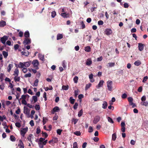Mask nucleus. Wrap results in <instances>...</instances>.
I'll return each instance as SVG.
<instances>
[{
    "instance_id": "1",
    "label": "nucleus",
    "mask_w": 148,
    "mask_h": 148,
    "mask_svg": "<svg viewBox=\"0 0 148 148\" xmlns=\"http://www.w3.org/2000/svg\"><path fill=\"white\" fill-rule=\"evenodd\" d=\"M31 64L32 65H38L39 62L38 60H34L32 62L31 61L23 63L20 62L19 65H31Z\"/></svg>"
},
{
    "instance_id": "2",
    "label": "nucleus",
    "mask_w": 148,
    "mask_h": 148,
    "mask_svg": "<svg viewBox=\"0 0 148 148\" xmlns=\"http://www.w3.org/2000/svg\"><path fill=\"white\" fill-rule=\"evenodd\" d=\"M107 86L108 90L110 91H111L112 90V82L111 81H108L107 82Z\"/></svg>"
},
{
    "instance_id": "3",
    "label": "nucleus",
    "mask_w": 148,
    "mask_h": 148,
    "mask_svg": "<svg viewBox=\"0 0 148 148\" xmlns=\"http://www.w3.org/2000/svg\"><path fill=\"white\" fill-rule=\"evenodd\" d=\"M24 66H25V65H16V68L15 69V71H14V73L13 75L16 76H18L19 73L18 70V67L20 68H23Z\"/></svg>"
},
{
    "instance_id": "4",
    "label": "nucleus",
    "mask_w": 148,
    "mask_h": 148,
    "mask_svg": "<svg viewBox=\"0 0 148 148\" xmlns=\"http://www.w3.org/2000/svg\"><path fill=\"white\" fill-rule=\"evenodd\" d=\"M30 110L25 106L24 107V113L27 115L28 117H30Z\"/></svg>"
},
{
    "instance_id": "5",
    "label": "nucleus",
    "mask_w": 148,
    "mask_h": 148,
    "mask_svg": "<svg viewBox=\"0 0 148 148\" xmlns=\"http://www.w3.org/2000/svg\"><path fill=\"white\" fill-rule=\"evenodd\" d=\"M31 40L29 38H25L23 42V44L24 45H28L31 43Z\"/></svg>"
},
{
    "instance_id": "6",
    "label": "nucleus",
    "mask_w": 148,
    "mask_h": 148,
    "mask_svg": "<svg viewBox=\"0 0 148 148\" xmlns=\"http://www.w3.org/2000/svg\"><path fill=\"white\" fill-rule=\"evenodd\" d=\"M28 131V128L27 127L23 128L22 130H21V135L24 137L25 134Z\"/></svg>"
},
{
    "instance_id": "7",
    "label": "nucleus",
    "mask_w": 148,
    "mask_h": 148,
    "mask_svg": "<svg viewBox=\"0 0 148 148\" xmlns=\"http://www.w3.org/2000/svg\"><path fill=\"white\" fill-rule=\"evenodd\" d=\"M8 37L6 36H4L1 38V41L3 44L5 43L6 41L8 40Z\"/></svg>"
},
{
    "instance_id": "8",
    "label": "nucleus",
    "mask_w": 148,
    "mask_h": 148,
    "mask_svg": "<svg viewBox=\"0 0 148 148\" xmlns=\"http://www.w3.org/2000/svg\"><path fill=\"white\" fill-rule=\"evenodd\" d=\"M100 119V117L99 116L97 115L95 117L93 121V123L94 124H96L99 121Z\"/></svg>"
},
{
    "instance_id": "9",
    "label": "nucleus",
    "mask_w": 148,
    "mask_h": 148,
    "mask_svg": "<svg viewBox=\"0 0 148 148\" xmlns=\"http://www.w3.org/2000/svg\"><path fill=\"white\" fill-rule=\"evenodd\" d=\"M105 34L107 35H110L112 33V31L110 29L107 28L104 31Z\"/></svg>"
},
{
    "instance_id": "10",
    "label": "nucleus",
    "mask_w": 148,
    "mask_h": 148,
    "mask_svg": "<svg viewBox=\"0 0 148 148\" xmlns=\"http://www.w3.org/2000/svg\"><path fill=\"white\" fill-rule=\"evenodd\" d=\"M138 45V48L139 50L140 51H142L143 50L144 48V44L141 43H139Z\"/></svg>"
},
{
    "instance_id": "11",
    "label": "nucleus",
    "mask_w": 148,
    "mask_h": 148,
    "mask_svg": "<svg viewBox=\"0 0 148 148\" xmlns=\"http://www.w3.org/2000/svg\"><path fill=\"white\" fill-rule=\"evenodd\" d=\"M59 110L60 109L59 108L58 106H56L53 108L51 113L52 114H54V112H58Z\"/></svg>"
},
{
    "instance_id": "12",
    "label": "nucleus",
    "mask_w": 148,
    "mask_h": 148,
    "mask_svg": "<svg viewBox=\"0 0 148 148\" xmlns=\"http://www.w3.org/2000/svg\"><path fill=\"white\" fill-rule=\"evenodd\" d=\"M18 146L19 147L18 148H24V145L21 140H19Z\"/></svg>"
},
{
    "instance_id": "13",
    "label": "nucleus",
    "mask_w": 148,
    "mask_h": 148,
    "mask_svg": "<svg viewBox=\"0 0 148 148\" xmlns=\"http://www.w3.org/2000/svg\"><path fill=\"white\" fill-rule=\"evenodd\" d=\"M23 49L24 51H22L21 52V53L22 55H24L26 56H27L29 55V52L27 51H25L24 48H23Z\"/></svg>"
},
{
    "instance_id": "14",
    "label": "nucleus",
    "mask_w": 148,
    "mask_h": 148,
    "mask_svg": "<svg viewBox=\"0 0 148 148\" xmlns=\"http://www.w3.org/2000/svg\"><path fill=\"white\" fill-rule=\"evenodd\" d=\"M61 15L64 18H67L69 17V14L68 13H67L66 12L62 13Z\"/></svg>"
},
{
    "instance_id": "15",
    "label": "nucleus",
    "mask_w": 148,
    "mask_h": 148,
    "mask_svg": "<svg viewBox=\"0 0 148 148\" xmlns=\"http://www.w3.org/2000/svg\"><path fill=\"white\" fill-rule=\"evenodd\" d=\"M104 82L103 80H102L100 81L98 85L96 86V87L99 88V87H102Z\"/></svg>"
},
{
    "instance_id": "16",
    "label": "nucleus",
    "mask_w": 148,
    "mask_h": 148,
    "mask_svg": "<svg viewBox=\"0 0 148 148\" xmlns=\"http://www.w3.org/2000/svg\"><path fill=\"white\" fill-rule=\"evenodd\" d=\"M6 25V23L5 21H1L0 22V26L1 27H3Z\"/></svg>"
},
{
    "instance_id": "17",
    "label": "nucleus",
    "mask_w": 148,
    "mask_h": 148,
    "mask_svg": "<svg viewBox=\"0 0 148 148\" xmlns=\"http://www.w3.org/2000/svg\"><path fill=\"white\" fill-rule=\"evenodd\" d=\"M103 103L102 104V108L103 109H106L108 106V103L106 101H103Z\"/></svg>"
},
{
    "instance_id": "18",
    "label": "nucleus",
    "mask_w": 148,
    "mask_h": 148,
    "mask_svg": "<svg viewBox=\"0 0 148 148\" xmlns=\"http://www.w3.org/2000/svg\"><path fill=\"white\" fill-rule=\"evenodd\" d=\"M24 36L25 38H28L29 37V33L28 31H26L24 33Z\"/></svg>"
},
{
    "instance_id": "19",
    "label": "nucleus",
    "mask_w": 148,
    "mask_h": 148,
    "mask_svg": "<svg viewBox=\"0 0 148 148\" xmlns=\"http://www.w3.org/2000/svg\"><path fill=\"white\" fill-rule=\"evenodd\" d=\"M91 48L89 46L86 47L85 48V50L87 52H89L90 51Z\"/></svg>"
},
{
    "instance_id": "20",
    "label": "nucleus",
    "mask_w": 148,
    "mask_h": 148,
    "mask_svg": "<svg viewBox=\"0 0 148 148\" xmlns=\"http://www.w3.org/2000/svg\"><path fill=\"white\" fill-rule=\"evenodd\" d=\"M70 102L71 104H73L74 103L75 101V99L73 98V97H70L69 99Z\"/></svg>"
},
{
    "instance_id": "21",
    "label": "nucleus",
    "mask_w": 148,
    "mask_h": 148,
    "mask_svg": "<svg viewBox=\"0 0 148 148\" xmlns=\"http://www.w3.org/2000/svg\"><path fill=\"white\" fill-rule=\"evenodd\" d=\"M38 57L40 60L42 61H44V55L40 54H38Z\"/></svg>"
},
{
    "instance_id": "22",
    "label": "nucleus",
    "mask_w": 148,
    "mask_h": 148,
    "mask_svg": "<svg viewBox=\"0 0 148 148\" xmlns=\"http://www.w3.org/2000/svg\"><path fill=\"white\" fill-rule=\"evenodd\" d=\"M63 38V36L62 34H58L57 35V40H59L62 39Z\"/></svg>"
},
{
    "instance_id": "23",
    "label": "nucleus",
    "mask_w": 148,
    "mask_h": 148,
    "mask_svg": "<svg viewBox=\"0 0 148 148\" xmlns=\"http://www.w3.org/2000/svg\"><path fill=\"white\" fill-rule=\"evenodd\" d=\"M14 79L15 82H19L20 81V77L16 76H15L14 78Z\"/></svg>"
},
{
    "instance_id": "24",
    "label": "nucleus",
    "mask_w": 148,
    "mask_h": 148,
    "mask_svg": "<svg viewBox=\"0 0 148 148\" xmlns=\"http://www.w3.org/2000/svg\"><path fill=\"white\" fill-rule=\"evenodd\" d=\"M93 77V75L92 74H90L89 76V78L90 79V82H93L94 81V80L93 79H92Z\"/></svg>"
},
{
    "instance_id": "25",
    "label": "nucleus",
    "mask_w": 148,
    "mask_h": 148,
    "mask_svg": "<svg viewBox=\"0 0 148 148\" xmlns=\"http://www.w3.org/2000/svg\"><path fill=\"white\" fill-rule=\"evenodd\" d=\"M92 63V61L91 59H88L86 62V65H90Z\"/></svg>"
},
{
    "instance_id": "26",
    "label": "nucleus",
    "mask_w": 148,
    "mask_h": 148,
    "mask_svg": "<svg viewBox=\"0 0 148 148\" xmlns=\"http://www.w3.org/2000/svg\"><path fill=\"white\" fill-rule=\"evenodd\" d=\"M29 65H25V66H24L23 67V72L24 73H26L27 71V69L26 68L24 67V66H25V67H28Z\"/></svg>"
},
{
    "instance_id": "27",
    "label": "nucleus",
    "mask_w": 148,
    "mask_h": 148,
    "mask_svg": "<svg viewBox=\"0 0 148 148\" xmlns=\"http://www.w3.org/2000/svg\"><path fill=\"white\" fill-rule=\"evenodd\" d=\"M32 100H33L34 101V103H35L38 100L37 97L36 96H32Z\"/></svg>"
},
{
    "instance_id": "28",
    "label": "nucleus",
    "mask_w": 148,
    "mask_h": 148,
    "mask_svg": "<svg viewBox=\"0 0 148 148\" xmlns=\"http://www.w3.org/2000/svg\"><path fill=\"white\" fill-rule=\"evenodd\" d=\"M141 104L143 106H148V101H143L141 102Z\"/></svg>"
},
{
    "instance_id": "29",
    "label": "nucleus",
    "mask_w": 148,
    "mask_h": 148,
    "mask_svg": "<svg viewBox=\"0 0 148 148\" xmlns=\"http://www.w3.org/2000/svg\"><path fill=\"white\" fill-rule=\"evenodd\" d=\"M116 138V133H114L112 135V139L113 141L115 140Z\"/></svg>"
},
{
    "instance_id": "30",
    "label": "nucleus",
    "mask_w": 148,
    "mask_h": 148,
    "mask_svg": "<svg viewBox=\"0 0 148 148\" xmlns=\"http://www.w3.org/2000/svg\"><path fill=\"white\" fill-rule=\"evenodd\" d=\"M95 4H93L92 5V6H93V7L91 8L90 9V10L92 12H93L95 10V9L97 7V5H96V6H95Z\"/></svg>"
},
{
    "instance_id": "31",
    "label": "nucleus",
    "mask_w": 148,
    "mask_h": 148,
    "mask_svg": "<svg viewBox=\"0 0 148 148\" xmlns=\"http://www.w3.org/2000/svg\"><path fill=\"white\" fill-rule=\"evenodd\" d=\"M62 89L63 90H67L69 89V86H68L63 85L62 87Z\"/></svg>"
},
{
    "instance_id": "32",
    "label": "nucleus",
    "mask_w": 148,
    "mask_h": 148,
    "mask_svg": "<svg viewBox=\"0 0 148 148\" xmlns=\"http://www.w3.org/2000/svg\"><path fill=\"white\" fill-rule=\"evenodd\" d=\"M83 112V110L82 109L78 112V116L79 117L81 116L82 115Z\"/></svg>"
},
{
    "instance_id": "33",
    "label": "nucleus",
    "mask_w": 148,
    "mask_h": 148,
    "mask_svg": "<svg viewBox=\"0 0 148 148\" xmlns=\"http://www.w3.org/2000/svg\"><path fill=\"white\" fill-rule=\"evenodd\" d=\"M10 140L12 141H15L16 140V138L13 135H11L10 136Z\"/></svg>"
},
{
    "instance_id": "34",
    "label": "nucleus",
    "mask_w": 148,
    "mask_h": 148,
    "mask_svg": "<svg viewBox=\"0 0 148 148\" xmlns=\"http://www.w3.org/2000/svg\"><path fill=\"white\" fill-rule=\"evenodd\" d=\"M42 134L43 137H44L45 138H46L48 136V135L46 132H42Z\"/></svg>"
},
{
    "instance_id": "35",
    "label": "nucleus",
    "mask_w": 148,
    "mask_h": 148,
    "mask_svg": "<svg viewBox=\"0 0 148 148\" xmlns=\"http://www.w3.org/2000/svg\"><path fill=\"white\" fill-rule=\"evenodd\" d=\"M3 54L5 58H6L8 56V52H6L5 51H3Z\"/></svg>"
},
{
    "instance_id": "36",
    "label": "nucleus",
    "mask_w": 148,
    "mask_h": 148,
    "mask_svg": "<svg viewBox=\"0 0 148 148\" xmlns=\"http://www.w3.org/2000/svg\"><path fill=\"white\" fill-rule=\"evenodd\" d=\"M91 84L90 83H89L86 85L85 89L86 90L88 89L91 86Z\"/></svg>"
},
{
    "instance_id": "37",
    "label": "nucleus",
    "mask_w": 148,
    "mask_h": 148,
    "mask_svg": "<svg viewBox=\"0 0 148 148\" xmlns=\"http://www.w3.org/2000/svg\"><path fill=\"white\" fill-rule=\"evenodd\" d=\"M33 136V135L32 134H30L29 135V136L27 138V139L29 141L32 143V137Z\"/></svg>"
},
{
    "instance_id": "38",
    "label": "nucleus",
    "mask_w": 148,
    "mask_h": 148,
    "mask_svg": "<svg viewBox=\"0 0 148 148\" xmlns=\"http://www.w3.org/2000/svg\"><path fill=\"white\" fill-rule=\"evenodd\" d=\"M78 77L77 76H75L73 78V81L75 83H77V82Z\"/></svg>"
},
{
    "instance_id": "39",
    "label": "nucleus",
    "mask_w": 148,
    "mask_h": 148,
    "mask_svg": "<svg viewBox=\"0 0 148 148\" xmlns=\"http://www.w3.org/2000/svg\"><path fill=\"white\" fill-rule=\"evenodd\" d=\"M107 119L108 122H110V123H114L112 119V118H111L110 117H108L107 118Z\"/></svg>"
},
{
    "instance_id": "40",
    "label": "nucleus",
    "mask_w": 148,
    "mask_h": 148,
    "mask_svg": "<svg viewBox=\"0 0 148 148\" xmlns=\"http://www.w3.org/2000/svg\"><path fill=\"white\" fill-rule=\"evenodd\" d=\"M56 12L55 11H53L51 12V17L52 18H54L55 17V16L56 15Z\"/></svg>"
},
{
    "instance_id": "41",
    "label": "nucleus",
    "mask_w": 148,
    "mask_h": 148,
    "mask_svg": "<svg viewBox=\"0 0 148 148\" xmlns=\"http://www.w3.org/2000/svg\"><path fill=\"white\" fill-rule=\"evenodd\" d=\"M148 79V77L147 76H145L143 78V79L142 81V82L145 83Z\"/></svg>"
},
{
    "instance_id": "42",
    "label": "nucleus",
    "mask_w": 148,
    "mask_h": 148,
    "mask_svg": "<svg viewBox=\"0 0 148 148\" xmlns=\"http://www.w3.org/2000/svg\"><path fill=\"white\" fill-rule=\"evenodd\" d=\"M62 130L58 129L57 130V134L59 135H60L61 134V132H62Z\"/></svg>"
},
{
    "instance_id": "43",
    "label": "nucleus",
    "mask_w": 148,
    "mask_h": 148,
    "mask_svg": "<svg viewBox=\"0 0 148 148\" xmlns=\"http://www.w3.org/2000/svg\"><path fill=\"white\" fill-rule=\"evenodd\" d=\"M35 108L37 110H39L40 109V105H36L35 106Z\"/></svg>"
},
{
    "instance_id": "44",
    "label": "nucleus",
    "mask_w": 148,
    "mask_h": 148,
    "mask_svg": "<svg viewBox=\"0 0 148 148\" xmlns=\"http://www.w3.org/2000/svg\"><path fill=\"white\" fill-rule=\"evenodd\" d=\"M78 103H77V102H76L74 105L73 106V108L75 109V110H76L77 109V107H78Z\"/></svg>"
},
{
    "instance_id": "45",
    "label": "nucleus",
    "mask_w": 148,
    "mask_h": 148,
    "mask_svg": "<svg viewBox=\"0 0 148 148\" xmlns=\"http://www.w3.org/2000/svg\"><path fill=\"white\" fill-rule=\"evenodd\" d=\"M38 79H36L34 82V85L33 86H37L38 85Z\"/></svg>"
},
{
    "instance_id": "46",
    "label": "nucleus",
    "mask_w": 148,
    "mask_h": 148,
    "mask_svg": "<svg viewBox=\"0 0 148 148\" xmlns=\"http://www.w3.org/2000/svg\"><path fill=\"white\" fill-rule=\"evenodd\" d=\"M141 63V62L139 60H138L136 61L134 63V64L135 65H140Z\"/></svg>"
},
{
    "instance_id": "47",
    "label": "nucleus",
    "mask_w": 148,
    "mask_h": 148,
    "mask_svg": "<svg viewBox=\"0 0 148 148\" xmlns=\"http://www.w3.org/2000/svg\"><path fill=\"white\" fill-rule=\"evenodd\" d=\"M128 100L130 103H131L133 101V99L131 97H129L128 98Z\"/></svg>"
},
{
    "instance_id": "48",
    "label": "nucleus",
    "mask_w": 148,
    "mask_h": 148,
    "mask_svg": "<svg viewBox=\"0 0 148 148\" xmlns=\"http://www.w3.org/2000/svg\"><path fill=\"white\" fill-rule=\"evenodd\" d=\"M74 134L76 135L79 136L81 135V133L80 131H77L74 132Z\"/></svg>"
},
{
    "instance_id": "49",
    "label": "nucleus",
    "mask_w": 148,
    "mask_h": 148,
    "mask_svg": "<svg viewBox=\"0 0 148 148\" xmlns=\"http://www.w3.org/2000/svg\"><path fill=\"white\" fill-rule=\"evenodd\" d=\"M31 76V74L30 73H29L25 74L24 75V77H30Z\"/></svg>"
},
{
    "instance_id": "50",
    "label": "nucleus",
    "mask_w": 148,
    "mask_h": 148,
    "mask_svg": "<svg viewBox=\"0 0 148 148\" xmlns=\"http://www.w3.org/2000/svg\"><path fill=\"white\" fill-rule=\"evenodd\" d=\"M73 148H78L77 144L76 142H75L73 144Z\"/></svg>"
},
{
    "instance_id": "51",
    "label": "nucleus",
    "mask_w": 148,
    "mask_h": 148,
    "mask_svg": "<svg viewBox=\"0 0 148 148\" xmlns=\"http://www.w3.org/2000/svg\"><path fill=\"white\" fill-rule=\"evenodd\" d=\"M19 45L18 44H16L14 45V48L15 50H16L18 49L19 47Z\"/></svg>"
},
{
    "instance_id": "52",
    "label": "nucleus",
    "mask_w": 148,
    "mask_h": 148,
    "mask_svg": "<svg viewBox=\"0 0 148 148\" xmlns=\"http://www.w3.org/2000/svg\"><path fill=\"white\" fill-rule=\"evenodd\" d=\"M41 131L39 127H38L36 129V133L37 134H39Z\"/></svg>"
},
{
    "instance_id": "53",
    "label": "nucleus",
    "mask_w": 148,
    "mask_h": 148,
    "mask_svg": "<svg viewBox=\"0 0 148 148\" xmlns=\"http://www.w3.org/2000/svg\"><path fill=\"white\" fill-rule=\"evenodd\" d=\"M93 131V129L92 127L91 126H90L88 129V132L89 133H91Z\"/></svg>"
},
{
    "instance_id": "54",
    "label": "nucleus",
    "mask_w": 148,
    "mask_h": 148,
    "mask_svg": "<svg viewBox=\"0 0 148 148\" xmlns=\"http://www.w3.org/2000/svg\"><path fill=\"white\" fill-rule=\"evenodd\" d=\"M4 126L3 128H5V127L8 128V126L6 124V123L5 122H4L2 124Z\"/></svg>"
},
{
    "instance_id": "55",
    "label": "nucleus",
    "mask_w": 148,
    "mask_h": 148,
    "mask_svg": "<svg viewBox=\"0 0 148 148\" xmlns=\"http://www.w3.org/2000/svg\"><path fill=\"white\" fill-rule=\"evenodd\" d=\"M103 23V22L102 20L99 21L98 22V24L99 25H102Z\"/></svg>"
},
{
    "instance_id": "56",
    "label": "nucleus",
    "mask_w": 148,
    "mask_h": 148,
    "mask_svg": "<svg viewBox=\"0 0 148 148\" xmlns=\"http://www.w3.org/2000/svg\"><path fill=\"white\" fill-rule=\"evenodd\" d=\"M146 100V96L145 95L143 96L141 98V100L142 102L145 101Z\"/></svg>"
},
{
    "instance_id": "57",
    "label": "nucleus",
    "mask_w": 148,
    "mask_h": 148,
    "mask_svg": "<svg viewBox=\"0 0 148 148\" xmlns=\"http://www.w3.org/2000/svg\"><path fill=\"white\" fill-rule=\"evenodd\" d=\"M15 125L16 127H18V128L20 127L21 126V124L18 122L16 123H15Z\"/></svg>"
},
{
    "instance_id": "58",
    "label": "nucleus",
    "mask_w": 148,
    "mask_h": 148,
    "mask_svg": "<svg viewBox=\"0 0 148 148\" xmlns=\"http://www.w3.org/2000/svg\"><path fill=\"white\" fill-rule=\"evenodd\" d=\"M47 93L46 92H44L43 97L44 98V100L45 101H46L47 100Z\"/></svg>"
},
{
    "instance_id": "59",
    "label": "nucleus",
    "mask_w": 148,
    "mask_h": 148,
    "mask_svg": "<svg viewBox=\"0 0 148 148\" xmlns=\"http://www.w3.org/2000/svg\"><path fill=\"white\" fill-rule=\"evenodd\" d=\"M40 148H43V145L42 143H38Z\"/></svg>"
},
{
    "instance_id": "60",
    "label": "nucleus",
    "mask_w": 148,
    "mask_h": 148,
    "mask_svg": "<svg viewBox=\"0 0 148 148\" xmlns=\"http://www.w3.org/2000/svg\"><path fill=\"white\" fill-rule=\"evenodd\" d=\"M127 97V95L125 93L123 94L121 96L122 98L124 99L126 98Z\"/></svg>"
},
{
    "instance_id": "61",
    "label": "nucleus",
    "mask_w": 148,
    "mask_h": 148,
    "mask_svg": "<svg viewBox=\"0 0 148 148\" xmlns=\"http://www.w3.org/2000/svg\"><path fill=\"white\" fill-rule=\"evenodd\" d=\"M35 111L34 110H32L31 111V118L32 119L33 117V115L35 114Z\"/></svg>"
},
{
    "instance_id": "62",
    "label": "nucleus",
    "mask_w": 148,
    "mask_h": 148,
    "mask_svg": "<svg viewBox=\"0 0 148 148\" xmlns=\"http://www.w3.org/2000/svg\"><path fill=\"white\" fill-rule=\"evenodd\" d=\"M143 90V87L141 86L138 88V91L139 92H141Z\"/></svg>"
},
{
    "instance_id": "63",
    "label": "nucleus",
    "mask_w": 148,
    "mask_h": 148,
    "mask_svg": "<svg viewBox=\"0 0 148 148\" xmlns=\"http://www.w3.org/2000/svg\"><path fill=\"white\" fill-rule=\"evenodd\" d=\"M45 140V138H40L38 143H42Z\"/></svg>"
},
{
    "instance_id": "64",
    "label": "nucleus",
    "mask_w": 148,
    "mask_h": 148,
    "mask_svg": "<svg viewBox=\"0 0 148 148\" xmlns=\"http://www.w3.org/2000/svg\"><path fill=\"white\" fill-rule=\"evenodd\" d=\"M29 124L32 127L34 125V121L32 120H31L30 121V122H29Z\"/></svg>"
}]
</instances>
